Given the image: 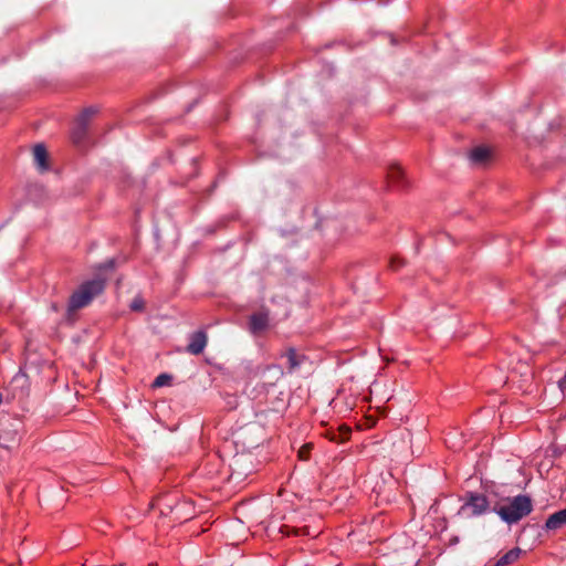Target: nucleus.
I'll list each match as a JSON object with an SVG mask.
<instances>
[{"mask_svg": "<svg viewBox=\"0 0 566 566\" xmlns=\"http://www.w3.org/2000/svg\"><path fill=\"white\" fill-rule=\"evenodd\" d=\"M105 287L106 279L99 275L82 282L69 297L66 317L71 318L76 311L86 307Z\"/></svg>", "mask_w": 566, "mask_h": 566, "instance_id": "obj_1", "label": "nucleus"}, {"mask_svg": "<svg viewBox=\"0 0 566 566\" xmlns=\"http://www.w3.org/2000/svg\"><path fill=\"white\" fill-rule=\"evenodd\" d=\"M507 505L494 504L493 513H495L502 522L507 525L518 523L525 516L533 512V500L528 494H517L509 497Z\"/></svg>", "mask_w": 566, "mask_h": 566, "instance_id": "obj_2", "label": "nucleus"}, {"mask_svg": "<svg viewBox=\"0 0 566 566\" xmlns=\"http://www.w3.org/2000/svg\"><path fill=\"white\" fill-rule=\"evenodd\" d=\"M462 505L458 515L465 518H475L493 513V506L488 495L478 491H467L460 499Z\"/></svg>", "mask_w": 566, "mask_h": 566, "instance_id": "obj_3", "label": "nucleus"}, {"mask_svg": "<svg viewBox=\"0 0 566 566\" xmlns=\"http://www.w3.org/2000/svg\"><path fill=\"white\" fill-rule=\"evenodd\" d=\"M207 333L202 329L196 331L189 335L187 352L192 355H200L207 346Z\"/></svg>", "mask_w": 566, "mask_h": 566, "instance_id": "obj_4", "label": "nucleus"}, {"mask_svg": "<svg viewBox=\"0 0 566 566\" xmlns=\"http://www.w3.org/2000/svg\"><path fill=\"white\" fill-rule=\"evenodd\" d=\"M33 160L40 172L50 170L49 153L43 143L35 144L33 147Z\"/></svg>", "mask_w": 566, "mask_h": 566, "instance_id": "obj_5", "label": "nucleus"}, {"mask_svg": "<svg viewBox=\"0 0 566 566\" xmlns=\"http://www.w3.org/2000/svg\"><path fill=\"white\" fill-rule=\"evenodd\" d=\"M387 181L389 185L399 188H406L409 184L403 169L396 164L389 166L387 170Z\"/></svg>", "mask_w": 566, "mask_h": 566, "instance_id": "obj_6", "label": "nucleus"}, {"mask_svg": "<svg viewBox=\"0 0 566 566\" xmlns=\"http://www.w3.org/2000/svg\"><path fill=\"white\" fill-rule=\"evenodd\" d=\"M564 525H566V507L551 514L547 517L543 528L545 531L549 532V531H556V530L563 527Z\"/></svg>", "mask_w": 566, "mask_h": 566, "instance_id": "obj_7", "label": "nucleus"}, {"mask_svg": "<svg viewBox=\"0 0 566 566\" xmlns=\"http://www.w3.org/2000/svg\"><path fill=\"white\" fill-rule=\"evenodd\" d=\"M325 434L333 442L344 443L350 438L352 429L347 426H340L337 429H327Z\"/></svg>", "mask_w": 566, "mask_h": 566, "instance_id": "obj_8", "label": "nucleus"}, {"mask_svg": "<svg viewBox=\"0 0 566 566\" xmlns=\"http://www.w3.org/2000/svg\"><path fill=\"white\" fill-rule=\"evenodd\" d=\"M268 316L262 313H254L250 316L249 327L253 334L263 332L268 327Z\"/></svg>", "mask_w": 566, "mask_h": 566, "instance_id": "obj_9", "label": "nucleus"}, {"mask_svg": "<svg viewBox=\"0 0 566 566\" xmlns=\"http://www.w3.org/2000/svg\"><path fill=\"white\" fill-rule=\"evenodd\" d=\"M491 157V150L486 146H478L470 151V161L474 165L484 164Z\"/></svg>", "mask_w": 566, "mask_h": 566, "instance_id": "obj_10", "label": "nucleus"}, {"mask_svg": "<svg viewBox=\"0 0 566 566\" xmlns=\"http://www.w3.org/2000/svg\"><path fill=\"white\" fill-rule=\"evenodd\" d=\"M21 429V421L15 420V424L12 429H1L0 430V441H7L17 443L19 439V431Z\"/></svg>", "mask_w": 566, "mask_h": 566, "instance_id": "obj_11", "label": "nucleus"}, {"mask_svg": "<svg viewBox=\"0 0 566 566\" xmlns=\"http://www.w3.org/2000/svg\"><path fill=\"white\" fill-rule=\"evenodd\" d=\"M285 357L289 363L290 371L295 370L296 368L301 367L302 363L305 359V356L302 354H298L297 350L294 347H289Z\"/></svg>", "mask_w": 566, "mask_h": 566, "instance_id": "obj_12", "label": "nucleus"}, {"mask_svg": "<svg viewBox=\"0 0 566 566\" xmlns=\"http://www.w3.org/2000/svg\"><path fill=\"white\" fill-rule=\"evenodd\" d=\"M522 554V549L520 547H513L507 551L503 556H501L493 565L491 566H506L518 559Z\"/></svg>", "mask_w": 566, "mask_h": 566, "instance_id": "obj_13", "label": "nucleus"}, {"mask_svg": "<svg viewBox=\"0 0 566 566\" xmlns=\"http://www.w3.org/2000/svg\"><path fill=\"white\" fill-rule=\"evenodd\" d=\"M87 128L88 124L77 119L72 132L74 143L82 144L85 140L87 135Z\"/></svg>", "mask_w": 566, "mask_h": 566, "instance_id": "obj_14", "label": "nucleus"}, {"mask_svg": "<svg viewBox=\"0 0 566 566\" xmlns=\"http://www.w3.org/2000/svg\"><path fill=\"white\" fill-rule=\"evenodd\" d=\"M172 375L168 373H161L159 374L153 381L151 387L153 388H160L164 386H169L172 381Z\"/></svg>", "mask_w": 566, "mask_h": 566, "instance_id": "obj_15", "label": "nucleus"}, {"mask_svg": "<svg viewBox=\"0 0 566 566\" xmlns=\"http://www.w3.org/2000/svg\"><path fill=\"white\" fill-rule=\"evenodd\" d=\"M129 308L133 311V312H142L144 311L145 308V301L143 298V296L140 294L136 295L130 304H129Z\"/></svg>", "mask_w": 566, "mask_h": 566, "instance_id": "obj_16", "label": "nucleus"}, {"mask_svg": "<svg viewBox=\"0 0 566 566\" xmlns=\"http://www.w3.org/2000/svg\"><path fill=\"white\" fill-rule=\"evenodd\" d=\"M11 384L13 386H20L21 388H24L28 385V377L20 370L13 376Z\"/></svg>", "mask_w": 566, "mask_h": 566, "instance_id": "obj_17", "label": "nucleus"}, {"mask_svg": "<svg viewBox=\"0 0 566 566\" xmlns=\"http://www.w3.org/2000/svg\"><path fill=\"white\" fill-rule=\"evenodd\" d=\"M116 268V259L112 258L99 263L96 269L99 271H113Z\"/></svg>", "mask_w": 566, "mask_h": 566, "instance_id": "obj_18", "label": "nucleus"}, {"mask_svg": "<svg viewBox=\"0 0 566 566\" xmlns=\"http://www.w3.org/2000/svg\"><path fill=\"white\" fill-rule=\"evenodd\" d=\"M224 224H226V219H221L218 222H216L214 224H209V226L205 227L203 232L206 234H213L217 232V230L219 228H222Z\"/></svg>", "mask_w": 566, "mask_h": 566, "instance_id": "obj_19", "label": "nucleus"}, {"mask_svg": "<svg viewBox=\"0 0 566 566\" xmlns=\"http://www.w3.org/2000/svg\"><path fill=\"white\" fill-rule=\"evenodd\" d=\"M96 113L94 107L85 108L78 117V120L88 124L90 118Z\"/></svg>", "mask_w": 566, "mask_h": 566, "instance_id": "obj_20", "label": "nucleus"}, {"mask_svg": "<svg viewBox=\"0 0 566 566\" xmlns=\"http://www.w3.org/2000/svg\"><path fill=\"white\" fill-rule=\"evenodd\" d=\"M389 265L392 270H397L405 265V260L397 255H394L389 259Z\"/></svg>", "mask_w": 566, "mask_h": 566, "instance_id": "obj_21", "label": "nucleus"}, {"mask_svg": "<svg viewBox=\"0 0 566 566\" xmlns=\"http://www.w3.org/2000/svg\"><path fill=\"white\" fill-rule=\"evenodd\" d=\"M558 388L563 392L564 396H566V371L565 375L558 380Z\"/></svg>", "mask_w": 566, "mask_h": 566, "instance_id": "obj_22", "label": "nucleus"}, {"mask_svg": "<svg viewBox=\"0 0 566 566\" xmlns=\"http://www.w3.org/2000/svg\"><path fill=\"white\" fill-rule=\"evenodd\" d=\"M566 279V270L563 272H559L555 275L554 283L559 282L560 280Z\"/></svg>", "mask_w": 566, "mask_h": 566, "instance_id": "obj_23", "label": "nucleus"}, {"mask_svg": "<svg viewBox=\"0 0 566 566\" xmlns=\"http://www.w3.org/2000/svg\"><path fill=\"white\" fill-rule=\"evenodd\" d=\"M217 188V181H214L208 189H207V195H211L213 192V190Z\"/></svg>", "mask_w": 566, "mask_h": 566, "instance_id": "obj_24", "label": "nucleus"}, {"mask_svg": "<svg viewBox=\"0 0 566 566\" xmlns=\"http://www.w3.org/2000/svg\"><path fill=\"white\" fill-rule=\"evenodd\" d=\"M198 103V101H193L190 104L187 105L186 112L189 113L195 107V105Z\"/></svg>", "mask_w": 566, "mask_h": 566, "instance_id": "obj_25", "label": "nucleus"}, {"mask_svg": "<svg viewBox=\"0 0 566 566\" xmlns=\"http://www.w3.org/2000/svg\"><path fill=\"white\" fill-rule=\"evenodd\" d=\"M559 124H555V123H551L549 126H551V129H554L555 127H557Z\"/></svg>", "mask_w": 566, "mask_h": 566, "instance_id": "obj_26", "label": "nucleus"}, {"mask_svg": "<svg viewBox=\"0 0 566 566\" xmlns=\"http://www.w3.org/2000/svg\"><path fill=\"white\" fill-rule=\"evenodd\" d=\"M0 446L3 447V448H10L9 444H4V443H1V442H0Z\"/></svg>", "mask_w": 566, "mask_h": 566, "instance_id": "obj_27", "label": "nucleus"}, {"mask_svg": "<svg viewBox=\"0 0 566 566\" xmlns=\"http://www.w3.org/2000/svg\"><path fill=\"white\" fill-rule=\"evenodd\" d=\"M286 233H287V232H286L285 230H281V234H282L283 237H284V235H286Z\"/></svg>", "mask_w": 566, "mask_h": 566, "instance_id": "obj_28", "label": "nucleus"}, {"mask_svg": "<svg viewBox=\"0 0 566 566\" xmlns=\"http://www.w3.org/2000/svg\"><path fill=\"white\" fill-rule=\"evenodd\" d=\"M3 228V224H0V230Z\"/></svg>", "mask_w": 566, "mask_h": 566, "instance_id": "obj_29", "label": "nucleus"}]
</instances>
